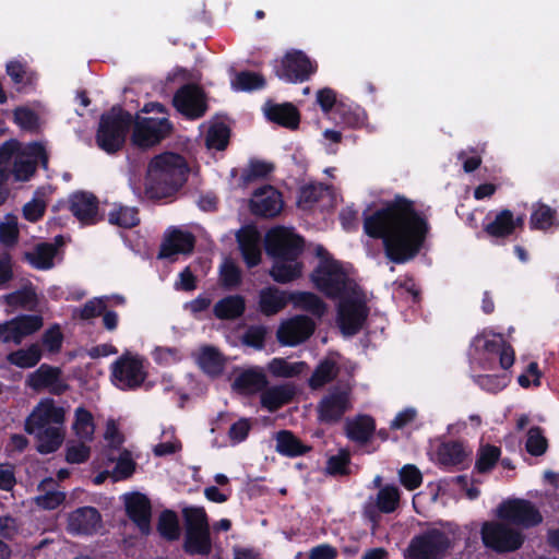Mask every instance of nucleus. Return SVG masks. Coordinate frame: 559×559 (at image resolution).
Returning <instances> with one entry per match:
<instances>
[{
  "label": "nucleus",
  "mask_w": 559,
  "mask_h": 559,
  "mask_svg": "<svg viewBox=\"0 0 559 559\" xmlns=\"http://www.w3.org/2000/svg\"><path fill=\"white\" fill-rule=\"evenodd\" d=\"M230 129L224 122L211 126L205 135V144L209 148L224 151L229 144Z\"/></svg>",
  "instance_id": "864d4df0"
},
{
  "label": "nucleus",
  "mask_w": 559,
  "mask_h": 559,
  "mask_svg": "<svg viewBox=\"0 0 559 559\" xmlns=\"http://www.w3.org/2000/svg\"><path fill=\"white\" fill-rule=\"evenodd\" d=\"M266 82L262 74L252 71H240L231 81L235 91L252 92L265 87Z\"/></svg>",
  "instance_id": "8fccbe9b"
},
{
  "label": "nucleus",
  "mask_w": 559,
  "mask_h": 559,
  "mask_svg": "<svg viewBox=\"0 0 559 559\" xmlns=\"http://www.w3.org/2000/svg\"><path fill=\"white\" fill-rule=\"evenodd\" d=\"M368 316L369 308L366 301L357 298V295H347L340 299L337 323L344 335L354 336L359 333Z\"/></svg>",
  "instance_id": "ddd939ff"
},
{
  "label": "nucleus",
  "mask_w": 559,
  "mask_h": 559,
  "mask_svg": "<svg viewBox=\"0 0 559 559\" xmlns=\"http://www.w3.org/2000/svg\"><path fill=\"white\" fill-rule=\"evenodd\" d=\"M143 362L140 356L123 353L111 364L112 383L122 391L141 388L147 377Z\"/></svg>",
  "instance_id": "0eeeda50"
},
{
  "label": "nucleus",
  "mask_w": 559,
  "mask_h": 559,
  "mask_svg": "<svg viewBox=\"0 0 559 559\" xmlns=\"http://www.w3.org/2000/svg\"><path fill=\"white\" fill-rule=\"evenodd\" d=\"M173 131L167 118L139 117L133 119L132 144L140 148H148L166 139Z\"/></svg>",
  "instance_id": "f8f14e48"
},
{
  "label": "nucleus",
  "mask_w": 559,
  "mask_h": 559,
  "mask_svg": "<svg viewBox=\"0 0 559 559\" xmlns=\"http://www.w3.org/2000/svg\"><path fill=\"white\" fill-rule=\"evenodd\" d=\"M251 429L252 423L250 418L242 417L231 424L227 432L230 444L237 445L246 441Z\"/></svg>",
  "instance_id": "774afa93"
},
{
  "label": "nucleus",
  "mask_w": 559,
  "mask_h": 559,
  "mask_svg": "<svg viewBox=\"0 0 559 559\" xmlns=\"http://www.w3.org/2000/svg\"><path fill=\"white\" fill-rule=\"evenodd\" d=\"M108 222L121 228H133L140 224L139 211L136 207L115 205L108 213Z\"/></svg>",
  "instance_id": "a18cd8bd"
},
{
  "label": "nucleus",
  "mask_w": 559,
  "mask_h": 559,
  "mask_svg": "<svg viewBox=\"0 0 559 559\" xmlns=\"http://www.w3.org/2000/svg\"><path fill=\"white\" fill-rule=\"evenodd\" d=\"M132 126L133 116L120 105L112 106L99 118L95 136L97 146L107 154H116L123 147Z\"/></svg>",
  "instance_id": "7ed1b4c3"
},
{
  "label": "nucleus",
  "mask_w": 559,
  "mask_h": 559,
  "mask_svg": "<svg viewBox=\"0 0 559 559\" xmlns=\"http://www.w3.org/2000/svg\"><path fill=\"white\" fill-rule=\"evenodd\" d=\"M185 532L210 528L209 516L203 507H186L182 509Z\"/></svg>",
  "instance_id": "09e8293b"
},
{
  "label": "nucleus",
  "mask_w": 559,
  "mask_h": 559,
  "mask_svg": "<svg viewBox=\"0 0 559 559\" xmlns=\"http://www.w3.org/2000/svg\"><path fill=\"white\" fill-rule=\"evenodd\" d=\"M484 231L495 239H506L512 236V211L509 209L499 211L493 221L484 226Z\"/></svg>",
  "instance_id": "4c0bfd02"
},
{
  "label": "nucleus",
  "mask_w": 559,
  "mask_h": 559,
  "mask_svg": "<svg viewBox=\"0 0 559 559\" xmlns=\"http://www.w3.org/2000/svg\"><path fill=\"white\" fill-rule=\"evenodd\" d=\"M36 438V450L40 454H51L59 450L66 437L62 426H50L41 428L33 433Z\"/></svg>",
  "instance_id": "72a5a7b5"
},
{
  "label": "nucleus",
  "mask_w": 559,
  "mask_h": 559,
  "mask_svg": "<svg viewBox=\"0 0 559 559\" xmlns=\"http://www.w3.org/2000/svg\"><path fill=\"white\" fill-rule=\"evenodd\" d=\"M276 452L287 457H298L309 453L311 445L305 444L290 430H280L276 433Z\"/></svg>",
  "instance_id": "2f4dec72"
},
{
  "label": "nucleus",
  "mask_w": 559,
  "mask_h": 559,
  "mask_svg": "<svg viewBox=\"0 0 559 559\" xmlns=\"http://www.w3.org/2000/svg\"><path fill=\"white\" fill-rule=\"evenodd\" d=\"M57 248L49 242L36 245L33 251L25 252V260L37 270H49L53 266Z\"/></svg>",
  "instance_id": "e433bc0d"
},
{
  "label": "nucleus",
  "mask_w": 559,
  "mask_h": 559,
  "mask_svg": "<svg viewBox=\"0 0 559 559\" xmlns=\"http://www.w3.org/2000/svg\"><path fill=\"white\" fill-rule=\"evenodd\" d=\"M310 277L316 288L330 299L358 295L357 283L348 276L341 262L335 259L320 261Z\"/></svg>",
  "instance_id": "20e7f679"
},
{
  "label": "nucleus",
  "mask_w": 559,
  "mask_h": 559,
  "mask_svg": "<svg viewBox=\"0 0 559 559\" xmlns=\"http://www.w3.org/2000/svg\"><path fill=\"white\" fill-rule=\"evenodd\" d=\"M304 249V238L283 227L272 229L266 234L265 251L273 260L295 262L301 255Z\"/></svg>",
  "instance_id": "1a4fd4ad"
},
{
  "label": "nucleus",
  "mask_w": 559,
  "mask_h": 559,
  "mask_svg": "<svg viewBox=\"0 0 559 559\" xmlns=\"http://www.w3.org/2000/svg\"><path fill=\"white\" fill-rule=\"evenodd\" d=\"M66 420L64 408L58 406L52 399L41 400L26 417L24 430L35 433L36 430L50 426H62Z\"/></svg>",
  "instance_id": "dca6fc26"
},
{
  "label": "nucleus",
  "mask_w": 559,
  "mask_h": 559,
  "mask_svg": "<svg viewBox=\"0 0 559 559\" xmlns=\"http://www.w3.org/2000/svg\"><path fill=\"white\" fill-rule=\"evenodd\" d=\"M364 233L372 239H381L385 257L402 264L414 259L421 250L429 233V223L415 209L412 200L396 195L382 207L368 213L365 210Z\"/></svg>",
  "instance_id": "f257e3e1"
},
{
  "label": "nucleus",
  "mask_w": 559,
  "mask_h": 559,
  "mask_svg": "<svg viewBox=\"0 0 559 559\" xmlns=\"http://www.w3.org/2000/svg\"><path fill=\"white\" fill-rule=\"evenodd\" d=\"M195 247V237L190 231L171 228L160 245L158 259H168L176 254H190Z\"/></svg>",
  "instance_id": "5701e85b"
},
{
  "label": "nucleus",
  "mask_w": 559,
  "mask_h": 559,
  "mask_svg": "<svg viewBox=\"0 0 559 559\" xmlns=\"http://www.w3.org/2000/svg\"><path fill=\"white\" fill-rule=\"evenodd\" d=\"M51 193V187H39L35 191L34 199L23 206V216L31 223L40 221L46 212V198Z\"/></svg>",
  "instance_id": "58836bf2"
},
{
  "label": "nucleus",
  "mask_w": 559,
  "mask_h": 559,
  "mask_svg": "<svg viewBox=\"0 0 559 559\" xmlns=\"http://www.w3.org/2000/svg\"><path fill=\"white\" fill-rule=\"evenodd\" d=\"M450 547L451 540L447 533L430 528L414 536L407 551L411 559H441Z\"/></svg>",
  "instance_id": "9d476101"
},
{
  "label": "nucleus",
  "mask_w": 559,
  "mask_h": 559,
  "mask_svg": "<svg viewBox=\"0 0 559 559\" xmlns=\"http://www.w3.org/2000/svg\"><path fill=\"white\" fill-rule=\"evenodd\" d=\"M439 462L444 466H457L464 463L467 453L459 441H449L440 445L438 450Z\"/></svg>",
  "instance_id": "c03bdc74"
},
{
  "label": "nucleus",
  "mask_w": 559,
  "mask_h": 559,
  "mask_svg": "<svg viewBox=\"0 0 559 559\" xmlns=\"http://www.w3.org/2000/svg\"><path fill=\"white\" fill-rule=\"evenodd\" d=\"M318 70V64L304 51L292 49L274 66L275 75L287 83H302Z\"/></svg>",
  "instance_id": "6e6552de"
},
{
  "label": "nucleus",
  "mask_w": 559,
  "mask_h": 559,
  "mask_svg": "<svg viewBox=\"0 0 559 559\" xmlns=\"http://www.w3.org/2000/svg\"><path fill=\"white\" fill-rule=\"evenodd\" d=\"M352 407L347 390L335 388L325 394L318 404V418L323 424L338 423Z\"/></svg>",
  "instance_id": "f3484780"
},
{
  "label": "nucleus",
  "mask_w": 559,
  "mask_h": 559,
  "mask_svg": "<svg viewBox=\"0 0 559 559\" xmlns=\"http://www.w3.org/2000/svg\"><path fill=\"white\" fill-rule=\"evenodd\" d=\"M182 549L189 556L207 557L213 549L211 530L185 532Z\"/></svg>",
  "instance_id": "7c9ffc66"
},
{
  "label": "nucleus",
  "mask_w": 559,
  "mask_h": 559,
  "mask_svg": "<svg viewBox=\"0 0 559 559\" xmlns=\"http://www.w3.org/2000/svg\"><path fill=\"white\" fill-rule=\"evenodd\" d=\"M296 394L295 386L292 384L273 385L265 388L260 395L261 406L270 413H275L284 405L289 404Z\"/></svg>",
  "instance_id": "c85d7f7f"
},
{
  "label": "nucleus",
  "mask_w": 559,
  "mask_h": 559,
  "mask_svg": "<svg viewBox=\"0 0 559 559\" xmlns=\"http://www.w3.org/2000/svg\"><path fill=\"white\" fill-rule=\"evenodd\" d=\"M290 302V293L281 290L276 286H267L259 292V310L262 314L271 317L281 312Z\"/></svg>",
  "instance_id": "cd10ccee"
},
{
  "label": "nucleus",
  "mask_w": 559,
  "mask_h": 559,
  "mask_svg": "<svg viewBox=\"0 0 559 559\" xmlns=\"http://www.w3.org/2000/svg\"><path fill=\"white\" fill-rule=\"evenodd\" d=\"M302 263L296 260H274L270 275L276 283L286 284L301 276Z\"/></svg>",
  "instance_id": "ea45409f"
},
{
  "label": "nucleus",
  "mask_w": 559,
  "mask_h": 559,
  "mask_svg": "<svg viewBox=\"0 0 559 559\" xmlns=\"http://www.w3.org/2000/svg\"><path fill=\"white\" fill-rule=\"evenodd\" d=\"M548 449V440L544 436V430L539 426H533L527 431L525 450L533 456H540Z\"/></svg>",
  "instance_id": "052dcab7"
},
{
  "label": "nucleus",
  "mask_w": 559,
  "mask_h": 559,
  "mask_svg": "<svg viewBox=\"0 0 559 559\" xmlns=\"http://www.w3.org/2000/svg\"><path fill=\"white\" fill-rule=\"evenodd\" d=\"M282 209V194L272 186L257 189L250 200V211L259 217H275L281 213Z\"/></svg>",
  "instance_id": "412c9836"
},
{
  "label": "nucleus",
  "mask_w": 559,
  "mask_h": 559,
  "mask_svg": "<svg viewBox=\"0 0 559 559\" xmlns=\"http://www.w3.org/2000/svg\"><path fill=\"white\" fill-rule=\"evenodd\" d=\"M290 302L294 308L307 311L318 319H321L328 311L326 304L311 292H290Z\"/></svg>",
  "instance_id": "f704fd0d"
},
{
  "label": "nucleus",
  "mask_w": 559,
  "mask_h": 559,
  "mask_svg": "<svg viewBox=\"0 0 559 559\" xmlns=\"http://www.w3.org/2000/svg\"><path fill=\"white\" fill-rule=\"evenodd\" d=\"M219 275L221 284L226 289L238 287L242 281L241 270L233 261L224 262Z\"/></svg>",
  "instance_id": "69168bd1"
},
{
  "label": "nucleus",
  "mask_w": 559,
  "mask_h": 559,
  "mask_svg": "<svg viewBox=\"0 0 559 559\" xmlns=\"http://www.w3.org/2000/svg\"><path fill=\"white\" fill-rule=\"evenodd\" d=\"M61 374L62 371L59 367L43 364L28 374L26 384L36 392L48 389L50 393L61 395L69 389V385L61 379Z\"/></svg>",
  "instance_id": "6ab92c4d"
},
{
  "label": "nucleus",
  "mask_w": 559,
  "mask_h": 559,
  "mask_svg": "<svg viewBox=\"0 0 559 559\" xmlns=\"http://www.w3.org/2000/svg\"><path fill=\"white\" fill-rule=\"evenodd\" d=\"M236 240L246 265L249 269L258 266L261 262V236L258 229L253 225H246L236 233Z\"/></svg>",
  "instance_id": "b1692460"
},
{
  "label": "nucleus",
  "mask_w": 559,
  "mask_h": 559,
  "mask_svg": "<svg viewBox=\"0 0 559 559\" xmlns=\"http://www.w3.org/2000/svg\"><path fill=\"white\" fill-rule=\"evenodd\" d=\"M198 362L202 370L209 374H219L224 368V358L219 350L213 346L202 348Z\"/></svg>",
  "instance_id": "de8ad7c7"
},
{
  "label": "nucleus",
  "mask_w": 559,
  "mask_h": 559,
  "mask_svg": "<svg viewBox=\"0 0 559 559\" xmlns=\"http://www.w3.org/2000/svg\"><path fill=\"white\" fill-rule=\"evenodd\" d=\"M337 373L336 362L331 359L322 360L313 370L309 385L312 389H319L334 380Z\"/></svg>",
  "instance_id": "3c124183"
},
{
  "label": "nucleus",
  "mask_w": 559,
  "mask_h": 559,
  "mask_svg": "<svg viewBox=\"0 0 559 559\" xmlns=\"http://www.w3.org/2000/svg\"><path fill=\"white\" fill-rule=\"evenodd\" d=\"M346 436L352 441L366 443L376 430L374 419L369 415H358L345 425Z\"/></svg>",
  "instance_id": "c9c22d12"
},
{
  "label": "nucleus",
  "mask_w": 559,
  "mask_h": 559,
  "mask_svg": "<svg viewBox=\"0 0 559 559\" xmlns=\"http://www.w3.org/2000/svg\"><path fill=\"white\" fill-rule=\"evenodd\" d=\"M401 493L396 486L385 485L378 491L377 507L382 513H392L400 503Z\"/></svg>",
  "instance_id": "4d7b16f0"
},
{
  "label": "nucleus",
  "mask_w": 559,
  "mask_h": 559,
  "mask_svg": "<svg viewBox=\"0 0 559 559\" xmlns=\"http://www.w3.org/2000/svg\"><path fill=\"white\" fill-rule=\"evenodd\" d=\"M246 312V298L242 295H228L219 299L213 307V314L218 320L233 321Z\"/></svg>",
  "instance_id": "c756f323"
},
{
  "label": "nucleus",
  "mask_w": 559,
  "mask_h": 559,
  "mask_svg": "<svg viewBox=\"0 0 559 559\" xmlns=\"http://www.w3.org/2000/svg\"><path fill=\"white\" fill-rule=\"evenodd\" d=\"M267 383V378L262 369L249 368L235 378L233 389L241 395L251 396L261 393Z\"/></svg>",
  "instance_id": "a878e982"
},
{
  "label": "nucleus",
  "mask_w": 559,
  "mask_h": 559,
  "mask_svg": "<svg viewBox=\"0 0 559 559\" xmlns=\"http://www.w3.org/2000/svg\"><path fill=\"white\" fill-rule=\"evenodd\" d=\"M15 332L22 342L24 337L32 335L41 329L44 321L39 314H22L12 319Z\"/></svg>",
  "instance_id": "6e6d98bb"
},
{
  "label": "nucleus",
  "mask_w": 559,
  "mask_h": 559,
  "mask_svg": "<svg viewBox=\"0 0 559 559\" xmlns=\"http://www.w3.org/2000/svg\"><path fill=\"white\" fill-rule=\"evenodd\" d=\"M350 453L346 449H341L337 454L332 455L326 461L325 472L331 476H348L350 474Z\"/></svg>",
  "instance_id": "13d9d810"
},
{
  "label": "nucleus",
  "mask_w": 559,
  "mask_h": 559,
  "mask_svg": "<svg viewBox=\"0 0 559 559\" xmlns=\"http://www.w3.org/2000/svg\"><path fill=\"white\" fill-rule=\"evenodd\" d=\"M124 508L128 518L143 535L151 533L152 504L142 492L135 491L124 496Z\"/></svg>",
  "instance_id": "aec40b11"
},
{
  "label": "nucleus",
  "mask_w": 559,
  "mask_h": 559,
  "mask_svg": "<svg viewBox=\"0 0 559 559\" xmlns=\"http://www.w3.org/2000/svg\"><path fill=\"white\" fill-rule=\"evenodd\" d=\"M4 301L13 308H23L33 310L37 306V294L34 286L29 283L22 288L4 296Z\"/></svg>",
  "instance_id": "37998d69"
},
{
  "label": "nucleus",
  "mask_w": 559,
  "mask_h": 559,
  "mask_svg": "<svg viewBox=\"0 0 559 559\" xmlns=\"http://www.w3.org/2000/svg\"><path fill=\"white\" fill-rule=\"evenodd\" d=\"M266 119L281 127L295 130L300 123V114L292 103L274 104L266 103L264 107Z\"/></svg>",
  "instance_id": "bb28decb"
},
{
  "label": "nucleus",
  "mask_w": 559,
  "mask_h": 559,
  "mask_svg": "<svg viewBox=\"0 0 559 559\" xmlns=\"http://www.w3.org/2000/svg\"><path fill=\"white\" fill-rule=\"evenodd\" d=\"M324 190L323 183H309L301 187L298 194V206L304 210L311 209L323 197Z\"/></svg>",
  "instance_id": "e2e57ef3"
},
{
  "label": "nucleus",
  "mask_w": 559,
  "mask_h": 559,
  "mask_svg": "<svg viewBox=\"0 0 559 559\" xmlns=\"http://www.w3.org/2000/svg\"><path fill=\"white\" fill-rule=\"evenodd\" d=\"M304 367V361L288 362L284 358H273L267 365L270 373L281 378L297 377L301 373Z\"/></svg>",
  "instance_id": "bf43d9fd"
},
{
  "label": "nucleus",
  "mask_w": 559,
  "mask_h": 559,
  "mask_svg": "<svg viewBox=\"0 0 559 559\" xmlns=\"http://www.w3.org/2000/svg\"><path fill=\"white\" fill-rule=\"evenodd\" d=\"M316 328L317 324L310 317L295 314L281 322L276 331V338L283 346H298L313 335Z\"/></svg>",
  "instance_id": "4468645a"
},
{
  "label": "nucleus",
  "mask_w": 559,
  "mask_h": 559,
  "mask_svg": "<svg viewBox=\"0 0 559 559\" xmlns=\"http://www.w3.org/2000/svg\"><path fill=\"white\" fill-rule=\"evenodd\" d=\"M471 347L479 356L480 366L485 370H493L497 359L503 370H508L514 364V349L500 334H495L493 338H488L485 333L477 334L472 340Z\"/></svg>",
  "instance_id": "39448f33"
},
{
  "label": "nucleus",
  "mask_w": 559,
  "mask_h": 559,
  "mask_svg": "<svg viewBox=\"0 0 559 559\" xmlns=\"http://www.w3.org/2000/svg\"><path fill=\"white\" fill-rule=\"evenodd\" d=\"M484 546L497 554H508L519 550L525 540L522 532L499 521H486L480 528Z\"/></svg>",
  "instance_id": "423d86ee"
},
{
  "label": "nucleus",
  "mask_w": 559,
  "mask_h": 559,
  "mask_svg": "<svg viewBox=\"0 0 559 559\" xmlns=\"http://www.w3.org/2000/svg\"><path fill=\"white\" fill-rule=\"evenodd\" d=\"M157 532L167 542L178 540L180 537L179 519L175 511L166 509L160 512L157 522Z\"/></svg>",
  "instance_id": "79ce46f5"
},
{
  "label": "nucleus",
  "mask_w": 559,
  "mask_h": 559,
  "mask_svg": "<svg viewBox=\"0 0 559 559\" xmlns=\"http://www.w3.org/2000/svg\"><path fill=\"white\" fill-rule=\"evenodd\" d=\"M41 356V349L38 344H31L27 348L11 352L7 359L13 366L27 369L35 367L40 361Z\"/></svg>",
  "instance_id": "a19ab883"
},
{
  "label": "nucleus",
  "mask_w": 559,
  "mask_h": 559,
  "mask_svg": "<svg viewBox=\"0 0 559 559\" xmlns=\"http://www.w3.org/2000/svg\"><path fill=\"white\" fill-rule=\"evenodd\" d=\"M188 173L189 167L183 156L164 152L148 163V189L156 198L170 197L185 185Z\"/></svg>",
  "instance_id": "f03ea898"
},
{
  "label": "nucleus",
  "mask_w": 559,
  "mask_h": 559,
  "mask_svg": "<svg viewBox=\"0 0 559 559\" xmlns=\"http://www.w3.org/2000/svg\"><path fill=\"white\" fill-rule=\"evenodd\" d=\"M501 455V449L497 445L486 444L480 447L475 462V469L485 474L490 472L498 463Z\"/></svg>",
  "instance_id": "5fc2aeb1"
},
{
  "label": "nucleus",
  "mask_w": 559,
  "mask_h": 559,
  "mask_svg": "<svg viewBox=\"0 0 559 559\" xmlns=\"http://www.w3.org/2000/svg\"><path fill=\"white\" fill-rule=\"evenodd\" d=\"M365 110L360 106L348 104L342 99H340L337 107L333 110V115L331 116V119L334 120L335 123L350 129L361 127L365 122Z\"/></svg>",
  "instance_id": "473e14b6"
},
{
  "label": "nucleus",
  "mask_w": 559,
  "mask_h": 559,
  "mask_svg": "<svg viewBox=\"0 0 559 559\" xmlns=\"http://www.w3.org/2000/svg\"><path fill=\"white\" fill-rule=\"evenodd\" d=\"M7 74L11 78L12 82L19 86V90L32 86L36 82L35 72L28 70L26 64L17 60L8 62Z\"/></svg>",
  "instance_id": "603ef678"
},
{
  "label": "nucleus",
  "mask_w": 559,
  "mask_h": 559,
  "mask_svg": "<svg viewBox=\"0 0 559 559\" xmlns=\"http://www.w3.org/2000/svg\"><path fill=\"white\" fill-rule=\"evenodd\" d=\"M102 526V514L95 507H80L68 515L67 530L73 535L92 536Z\"/></svg>",
  "instance_id": "a211bd4d"
},
{
  "label": "nucleus",
  "mask_w": 559,
  "mask_h": 559,
  "mask_svg": "<svg viewBox=\"0 0 559 559\" xmlns=\"http://www.w3.org/2000/svg\"><path fill=\"white\" fill-rule=\"evenodd\" d=\"M556 221V211L546 204L539 205L533 211L530 217V227L532 229L547 230Z\"/></svg>",
  "instance_id": "680f3d73"
},
{
  "label": "nucleus",
  "mask_w": 559,
  "mask_h": 559,
  "mask_svg": "<svg viewBox=\"0 0 559 559\" xmlns=\"http://www.w3.org/2000/svg\"><path fill=\"white\" fill-rule=\"evenodd\" d=\"M72 429L80 439L91 441L95 431L92 413L83 406L78 407L74 412Z\"/></svg>",
  "instance_id": "49530a36"
},
{
  "label": "nucleus",
  "mask_w": 559,
  "mask_h": 559,
  "mask_svg": "<svg viewBox=\"0 0 559 559\" xmlns=\"http://www.w3.org/2000/svg\"><path fill=\"white\" fill-rule=\"evenodd\" d=\"M7 144L12 145L10 147L12 152L0 168L8 169V179H10L11 175H14L17 180H28L36 170L35 162L26 159L19 154L20 143L16 140L5 141L2 145Z\"/></svg>",
  "instance_id": "393cba45"
},
{
  "label": "nucleus",
  "mask_w": 559,
  "mask_h": 559,
  "mask_svg": "<svg viewBox=\"0 0 559 559\" xmlns=\"http://www.w3.org/2000/svg\"><path fill=\"white\" fill-rule=\"evenodd\" d=\"M98 199L91 192L78 191L69 198V210L82 225L98 222Z\"/></svg>",
  "instance_id": "4be33fe9"
},
{
  "label": "nucleus",
  "mask_w": 559,
  "mask_h": 559,
  "mask_svg": "<svg viewBox=\"0 0 559 559\" xmlns=\"http://www.w3.org/2000/svg\"><path fill=\"white\" fill-rule=\"evenodd\" d=\"M136 463L132 459L131 452L127 449L122 450L117 459L112 471L115 480H124L130 478L135 472Z\"/></svg>",
  "instance_id": "0e129e2a"
},
{
  "label": "nucleus",
  "mask_w": 559,
  "mask_h": 559,
  "mask_svg": "<svg viewBox=\"0 0 559 559\" xmlns=\"http://www.w3.org/2000/svg\"><path fill=\"white\" fill-rule=\"evenodd\" d=\"M267 330L264 325H250L243 333V345L261 350L265 346Z\"/></svg>",
  "instance_id": "338daca9"
},
{
  "label": "nucleus",
  "mask_w": 559,
  "mask_h": 559,
  "mask_svg": "<svg viewBox=\"0 0 559 559\" xmlns=\"http://www.w3.org/2000/svg\"><path fill=\"white\" fill-rule=\"evenodd\" d=\"M174 107L186 118L195 120L203 117L207 110L206 96L197 84H185L175 93Z\"/></svg>",
  "instance_id": "2eb2a0df"
},
{
  "label": "nucleus",
  "mask_w": 559,
  "mask_h": 559,
  "mask_svg": "<svg viewBox=\"0 0 559 559\" xmlns=\"http://www.w3.org/2000/svg\"><path fill=\"white\" fill-rule=\"evenodd\" d=\"M497 516L501 521L523 528H532L543 522V515L536 506L522 498L502 501L497 508Z\"/></svg>",
  "instance_id": "9b49d317"
}]
</instances>
